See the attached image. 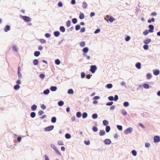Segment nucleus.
I'll return each mask as SVG.
<instances>
[{"instance_id":"1","label":"nucleus","mask_w":160,"mask_h":160,"mask_svg":"<svg viewBox=\"0 0 160 160\" xmlns=\"http://www.w3.org/2000/svg\"><path fill=\"white\" fill-rule=\"evenodd\" d=\"M97 69V68L96 66L95 65H92L91 66V68L90 69V71L92 73H94L96 69Z\"/></svg>"},{"instance_id":"2","label":"nucleus","mask_w":160,"mask_h":160,"mask_svg":"<svg viewBox=\"0 0 160 160\" xmlns=\"http://www.w3.org/2000/svg\"><path fill=\"white\" fill-rule=\"evenodd\" d=\"M132 128H129L126 129L124 132L125 134H128L132 132Z\"/></svg>"},{"instance_id":"3","label":"nucleus","mask_w":160,"mask_h":160,"mask_svg":"<svg viewBox=\"0 0 160 160\" xmlns=\"http://www.w3.org/2000/svg\"><path fill=\"white\" fill-rule=\"evenodd\" d=\"M54 126L53 125L48 126L45 128V131L46 132L49 131L53 129Z\"/></svg>"},{"instance_id":"4","label":"nucleus","mask_w":160,"mask_h":160,"mask_svg":"<svg viewBox=\"0 0 160 160\" xmlns=\"http://www.w3.org/2000/svg\"><path fill=\"white\" fill-rule=\"evenodd\" d=\"M22 19L26 22H29L31 20V18L28 16H22Z\"/></svg>"},{"instance_id":"5","label":"nucleus","mask_w":160,"mask_h":160,"mask_svg":"<svg viewBox=\"0 0 160 160\" xmlns=\"http://www.w3.org/2000/svg\"><path fill=\"white\" fill-rule=\"evenodd\" d=\"M154 142H158L160 141V138L158 136H155L154 137Z\"/></svg>"},{"instance_id":"6","label":"nucleus","mask_w":160,"mask_h":160,"mask_svg":"<svg viewBox=\"0 0 160 160\" xmlns=\"http://www.w3.org/2000/svg\"><path fill=\"white\" fill-rule=\"evenodd\" d=\"M149 29V31L150 32H153V30L154 29V26L152 25H150L148 26Z\"/></svg>"},{"instance_id":"7","label":"nucleus","mask_w":160,"mask_h":160,"mask_svg":"<svg viewBox=\"0 0 160 160\" xmlns=\"http://www.w3.org/2000/svg\"><path fill=\"white\" fill-rule=\"evenodd\" d=\"M4 31L5 32H8L10 30V27L9 25H7L4 28Z\"/></svg>"},{"instance_id":"8","label":"nucleus","mask_w":160,"mask_h":160,"mask_svg":"<svg viewBox=\"0 0 160 160\" xmlns=\"http://www.w3.org/2000/svg\"><path fill=\"white\" fill-rule=\"evenodd\" d=\"M111 141L109 139H106L105 140L104 142L105 144H109L111 143Z\"/></svg>"},{"instance_id":"9","label":"nucleus","mask_w":160,"mask_h":160,"mask_svg":"<svg viewBox=\"0 0 160 160\" xmlns=\"http://www.w3.org/2000/svg\"><path fill=\"white\" fill-rule=\"evenodd\" d=\"M151 40L150 38H147L146 40H144V43L146 44H148V43L151 42Z\"/></svg>"},{"instance_id":"10","label":"nucleus","mask_w":160,"mask_h":160,"mask_svg":"<svg viewBox=\"0 0 160 160\" xmlns=\"http://www.w3.org/2000/svg\"><path fill=\"white\" fill-rule=\"evenodd\" d=\"M53 148L54 149L55 151H56V152L58 155H61V153L58 150L57 148L55 147L54 146L53 147Z\"/></svg>"},{"instance_id":"11","label":"nucleus","mask_w":160,"mask_h":160,"mask_svg":"<svg viewBox=\"0 0 160 160\" xmlns=\"http://www.w3.org/2000/svg\"><path fill=\"white\" fill-rule=\"evenodd\" d=\"M99 134L100 136H103L105 134V131L104 130H101L100 131Z\"/></svg>"},{"instance_id":"12","label":"nucleus","mask_w":160,"mask_h":160,"mask_svg":"<svg viewBox=\"0 0 160 160\" xmlns=\"http://www.w3.org/2000/svg\"><path fill=\"white\" fill-rule=\"evenodd\" d=\"M136 67L138 69H140L141 68V64L140 62H138L136 64Z\"/></svg>"},{"instance_id":"13","label":"nucleus","mask_w":160,"mask_h":160,"mask_svg":"<svg viewBox=\"0 0 160 160\" xmlns=\"http://www.w3.org/2000/svg\"><path fill=\"white\" fill-rule=\"evenodd\" d=\"M57 89V87L56 86H52L50 88V89L52 91H55Z\"/></svg>"},{"instance_id":"14","label":"nucleus","mask_w":160,"mask_h":160,"mask_svg":"<svg viewBox=\"0 0 160 160\" xmlns=\"http://www.w3.org/2000/svg\"><path fill=\"white\" fill-rule=\"evenodd\" d=\"M60 33L58 31L55 32L54 34L55 37H58L60 35Z\"/></svg>"},{"instance_id":"15","label":"nucleus","mask_w":160,"mask_h":160,"mask_svg":"<svg viewBox=\"0 0 160 160\" xmlns=\"http://www.w3.org/2000/svg\"><path fill=\"white\" fill-rule=\"evenodd\" d=\"M40 54V53L39 51H35L34 53V55L36 57L38 56Z\"/></svg>"},{"instance_id":"16","label":"nucleus","mask_w":160,"mask_h":160,"mask_svg":"<svg viewBox=\"0 0 160 160\" xmlns=\"http://www.w3.org/2000/svg\"><path fill=\"white\" fill-rule=\"evenodd\" d=\"M88 5L86 2H83L82 5V7L84 8H86L87 7Z\"/></svg>"},{"instance_id":"17","label":"nucleus","mask_w":160,"mask_h":160,"mask_svg":"<svg viewBox=\"0 0 160 160\" xmlns=\"http://www.w3.org/2000/svg\"><path fill=\"white\" fill-rule=\"evenodd\" d=\"M37 108V106L36 105H33L31 107L32 110L35 111Z\"/></svg>"},{"instance_id":"18","label":"nucleus","mask_w":160,"mask_h":160,"mask_svg":"<svg viewBox=\"0 0 160 160\" xmlns=\"http://www.w3.org/2000/svg\"><path fill=\"white\" fill-rule=\"evenodd\" d=\"M153 73L155 75H158L159 74V71L158 70H154Z\"/></svg>"},{"instance_id":"19","label":"nucleus","mask_w":160,"mask_h":160,"mask_svg":"<svg viewBox=\"0 0 160 160\" xmlns=\"http://www.w3.org/2000/svg\"><path fill=\"white\" fill-rule=\"evenodd\" d=\"M33 64L35 65H38V60L35 59L34 60L33 62Z\"/></svg>"},{"instance_id":"20","label":"nucleus","mask_w":160,"mask_h":160,"mask_svg":"<svg viewBox=\"0 0 160 160\" xmlns=\"http://www.w3.org/2000/svg\"><path fill=\"white\" fill-rule=\"evenodd\" d=\"M143 86L144 88L146 89H148L149 88V85L146 83L143 84Z\"/></svg>"},{"instance_id":"21","label":"nucleus","mask_w":160,"mask_h":160,"mask_svg":"<svg viewBox=\"0 0 160 160\" xmlns=\"http://www.w3.org/2000/svg\"><path fill=\"white\" fill-rule=\"evenodd\" d=\"M83 52L85 53L87 52L88 51V49L87 47H85L83 49Z\"/></svg>"},{"instance_id":"22","label":"nucleus","mask_w":160,"mask_h":160,"mask_svg":"<svg viewBox=\"0 0 160 160\" xmlns=\"http://www.w3.org/2000/svg\"><path fill=\"white\" fill-rule=\"evenodd\" d=\"M20 86L18 85H16L14 86V88L15 90H17L20 88Z\"/></svg>"},{"instance_id":"23","label":"nucleus","mask_w":160,"mask_h":160,"mask_svg":"<svg viewBox=\"0 0 160 160\" xmlns=\"http://www.w3.org/2000/svg\"><path fill=\"white\" fill-rule=\"evenodd\" d=\"M103 123L104 125L106 126L108 124L109 122L106 120H104L103 121Z\"/></svg>"},{"instance_id":"24","label":"nucleus","mask_w":160,"mask_h":160,"mask_svg":"<svg viewBox=\"0 0 160 160\" xmlns=\"http://www.w3.org/2000/svg\"><path fill=\"white\" fill-rule=\"evenodd\" d=\"M71 24V22L70 20H68L66 22L67 26L68 27L70 26Z\"/></svg>"},{"instance_id":"25","label":"nucleus","mask_w":160,"mask_h":160,"mask_svg":"<svg viewBox=\"0 0 160 160\" xmlns=\"http://www.w3.org/2000/svg\"><path fill=\"white\" fill-rule=\"evenodd\" d=\"M12 49L13 51L17 52L18 51V49L17 46L16 45H13L12 46Z\"/></svg>"},{"instance_id":"26","label":"nucleus","mask_w":160,"mask_h":160,"mask_svg":"<svg viewBox=\"0 0 160 160\" xmlns=\"http://www.w3.org/2000/svg\"><path fill=\"white\" fill-rule=\"evenodd\" d=\"M68 94H73L74 93V92L72 89H70L68 90Z\"/></svg>"},{"instance_id":"27","label":"nucleus","mask_w":160,"mask_h":160,"mask_svg":"<svg viewBox=\"0 0 160 160\" xmlns=\"http://www.w3.org/2000/svg\"><path fill=\"white\" fill-rule=\"evenodd\" d=\"M56 118L55 117H53L51 119V122L52 123H55L56 122Z\"/></svg>"},{"instance_id":"28","label":"nucleus","mask_w":160,"mask_h":160,"mask_svg":"<svg viewBox=\"0 0 160 160\" xmlns=\"http://www.w3.org/2000/svg\"><path fill=\"white\" fill-rule=\"evenodd\" d=\"M60 31L62 32H64L65 31V28L63 26L60 27Z\"/></svg>"},{"instance_id":"29","label":"nucleus","mask_w":160,"mask_h":160,"mask_svg":"<svg viewBox=\"0 0 160 160\" xmlns=\"http://www.w3.org/2000/svg\"><path fill=\"white\" fill-rule=\"evenodd\" d=\"M64 104V102L62 101H60L58 102V105L60 106H62Z\"/></svg>"},{"instance_id":"30","label":"nucleus","mask_w":160,"mask_h":160,"mask_svg":"<svg viewBox=\"0 0 160 160\" xmlns=\"http://www.w3.org/2000/svg\"><path fill=\"white\" fill-rule=\"evenodd\" d=\"M84 14L83 13H81L80 14L79 18L80 19H82L84 18Z\"/></svg>"},{"instance_id":"31","label":"nucleus","mask_w":160,"mask_h":160,"mask_svg":"<svg viewBox=\"0 0 160 160\" xmlns=\"http://www.w3.org/2000/svg\"><path fill=\"white\" fill-rule=\"evenodd\" d=\"M110 130V127L109 126H107L106 128V132H109Z\"/></svg>"},{"instance_id":"32","label":"nucleus","mask_w":160,"mask_h":160,"mask_svg":"<svg viewBox=\"0 0 160 160\" xmlns=\"http://www.w3.org/2000/svg\"><path fill=\"white\" fill-rule=\"evenodd\" d=\"M72 22L73 24H76L77 23V20L76 18H74L72 19Z\"/></svg>"},{"instance_id":"33","label":"nucleus","mask_w":160,"mask_h":160,"mask_svg":"<svg viewBox=\"0 0 160 160\" xmlns=\"http://www.w3.org/2000/svg\"><path fill=\"white\" fill-rule=\"evenodd\" d=\"M31 117L32 118H34L36 116V113L35 112H32L30 114Z\"/></svg>"},{"instance_id":"34","label":"nucleus","mask_w":160,"mask_h":160,"mask_svg":"<svg viewBox=\"0 0 160 160\" xmlns=\"http://www.w3.org/2000/svg\"><path fill=\"white\" fill-rule=\"evenodd\" d=\"M55 63L57 65H59L60 63V61L58 59H57L55 60Z\"/></svg>"},{"instance_id":"35","label":"nucleus","mask_w":160,"mask_h":160,"mask_svg":"<svg viewBox=\"0 0 160 160\" xmlns=\"http://www.w3.org/2000/svg\"><path fill=\"white\" fill-rule=\"evenodd\" d=\"M49 90L48 89H47L44 91L43 93L45 94H48L49 93Z\"/></svg>"},{"instance_id":"36","label":"nucleus","mask_w":160,"mask_h":160,"mask_svg":"<svg viewBox=\"0 0 160 160\" xmlns=\"http://www.w3.org/2000/svg\"><path fill=\"white\" fill-rule=\"evenodd\" d=\"M92 129L94 132H97L98 130L96 126H93L92 128Z\"/></svg>"},{"instance_id":"37","label":"nucleus","mask_w":160,"mask_h":160,"mask_svg":"<svg viewBox=\"0 0 160 160\" xmlns=\"http://www.w3.org/2000/svg\"><path fill=\"white\" fill-rule=\"evenodd\" d=\"M92 118L93 119H96L97 118H98V115H97V114H96V113H95V114H93L92 115Z\"/></svg>"},{"instance_id":"38","label":"nucleus","mask_w":160,"mask_h":160,"mask_svg":"<svg viewBox=\"0 0 160 160\" xmlns=\"http://www.w3.org/2000/svg\"><path fill=\"white\" fill-rule=\"evenodd\" d=\"M112 87V85L111 84H108L106 85V87L108 88H111Z\"/></svg>"},{"instance_id":"39","label":"nucleus","mask_w":160,"mask_h":160,"mask_svg":"<svg viewBox=\"0 0 160 160\" xmlns=\"http://www.w3.org/2000/svg\"><path fill=\"white\" fill-rule=\"evenodd\" d=\"M71 135L67 133L65 134V137L66 138L69 139L71 138Z\"/></svg>"},{"instance_id":"40","label":"nucleus","mask_w":160,"mask_h":160,"mask_svg":"<svg viewBox=\"0 0 160 160\" xmlns=\"http://www.w3.org/2000/svg\"><path fill=\"white\" fill-rule=\"evenodd\" d=\"M87 116L88 115L86 112H84L82 114V117L83 118H86Z\"/></svg>"},{"instance_id":"41","label":"nucleus","mask_w":160,"mask_h":160,"mask_svg":"<svg viewBox=\"0 0 160 160\" xmlns=\"http://www.w3.org/2000/svg\"><path fill=\"white\" fill-rule=\"evenodd\" d=\"M132 152L133 156H136L137 155V153L135 150H133L132 151Z\"/></svg>"},{"instance_id":"42","label":"nucleus","mask_w":160,"mask_h":160,"mask_svg":"<svg viewBox=\"0 0 160 160\" xmlns=\"http://www.w3.org/2000/svg\"><path fill=\"white\" fill-rule=\"evenodd\" d=\"M85 42L84 41L81 42L80 43V46L82 47H83L85 45Z\"/></svg>"},{"instance_id":"43","label":"nucleus","mask_w":160,"mask_h":160,"mask_svg":"<svg viewBox=\"0 0 160 160\" xmlns=\"http://www.w3.org/2000/svg\"><path fill=\"white\" fill-rule=\"evenodd\" d=\"M115 20V19L112 17H110L109 19V20L110 22H113L114 20Z\"/></svg>"},{"instance_id":"44","label":"nucleus","mask_w":160,"mask_h":160,"mask_svg":"<svg viewBox=\"0 0 160 160\" xmlns=\"http://www.w3.org/2000/svg\"><path fill=\"white\" fill-rule=\"evenodd\" d=\"M80 28V26L79 25H77L75 26V29L76 30H79Z\"/></svg>"},{"instance_id":"45","label":"nucleus","mask_w":160,"mask_h":160,"mask_svg":"<svg viewBox=\"0 0 160 160\" xmlns=\"http://www.w3.org/2000/svg\"><path fill=\"white\" fill-rule=\"evenodd\" d=\"M77 116L78 118H80L81 116V113L80 112H78L77 113Z\"/></svg>"},{"instance_id":"46","label":"nucleus","mask_w":160,"mask_h":160,"mask_svg":"<svg viewBox=\"0 0 160 160\" xmlns=\"http://www.w3.org/2000/svg\"><path fill=\"white\" fill-rule=\"evenodd\" d=\"M143 48L145 50H147L148 48V46L147 44H145L143 46Z\"/></svg>"},{"instance_id":"47","label":"nucleus","mask_w":160,"mask_h":160,"mask_svg":"<svg viewBox=\"0 0 160 160\" xmlns=\"http://www.w3.org/2000/svg\"><path fill=\"white\" fill-rule=\"evenodd\" d=\"M149 31L148 30H145L143 32V34L145 35H147L149 33Z\"/></svg>"},{"instance_id":"48","label":"nucleus","mask_w":160,"mask_h":160,"mask_svg":"<svg viewBox=\"0 0 160 160\" xmlns=\"http://www.w3.org/2000/svg\"><path fill=\"white\" fill-rule=\"evenodd\" d=\"M129 105V103L127 102H125L123 103L124 106L125 107L128 106Z\"/></svg>"},{"instance_id":"49","label":"nucleus","mask_w":160,"mask_h":160,"mask_svg":"<svg viewBox=\"0 0 160 160\" xmlns=\"http://www.w3.org/2000/svg\"><path fill=\"white\" fill-rule=\"evenodd\" d=\"M44 113V112L42 110H40L38 112V114L39 116H41Z\"/></svg>"},{"instance_id":"50","label":"nucleus","mask_w":160,"mask_h":160,"mask_svg":"<svg viewBox=\"0 0 160 160\" xmlns=\"http://www.w3.org/2000/svg\"><path fill=\"white\" fill-rule=\"evenodd\" d=\"M117 128L119 130H122V127L121 125H118L117 126Z\"/></svg>"},{"instance_id":"51","label":"nucleus","mask_w":160,"mask_h":160,"mask_svg":"<svg viewBox=\"0 0 160 160\" xmlns=\"http://www.w3.org/2000/svg\"><path fill=\"white\" fill-rule=\"evenodd\" d=\"M147 78L148 79H150L151 78L152 76L150 73H148L147 75Z\"/></svg>"},{"instance_id":"52","label":"nucleus","mask_w":160,"mask_h":160,"mask_svg":"<svg viewBox=\"0 0 160 160\" xmlns=\"http://www.w3.org/2000/svg\"><path fill=\"white\" fill-rule=\"evenodd\" d=\"M84 142L86 145H89L90 143V142L89 140L88 141H85Z\"/></svg>"},{"instance_id":"53","label":"nucleus","mask_w":160,"mask_h":160,"mask_svg":"<svg viewBox=\"0 0 160 160\" xmlns=\"http://www.w3.org/2000/svg\"><path fill=\"white\" fill-rule=\"evenodd\" d=\"M108 99L110 101H112L114 100V98L112 96L109 97L108 98Z\"/></svg>"},{"instance_id":"54","label":"nucleus","mask_w":160,"mask_h":160,"mask_svg":"<svg viewBox=\"0 0 160 160\" xmlns=\"http://www.w3.org/2000/svg\"><path fill=\"white\" fill-rule=\"evenodd\" d=\"M113 102H107L106 103V105L107 106H110L112 105V104H113Z\"/></svg>"},{"instance_id":"55","label":"nucleus","mask_w":160,"mask_h":160,"mask_svg":"<svg viewBox=\"0 0 160 160\" xmlns=\"http://www.w3.org/2000/svg\"><path fill=\"white\" fill-rule=\"evenodd\" d=\"M40 42L42 43H44L46 41L44 39H40L39 40Z\"/></svg>"},{"instance_id":"56","label":"nucleus","mask_w":160,"mask_h":160,"mask_svg":"<svg viewBox=\"0 0 160 160\" xmlns=\"http://www.w3.org/2000/svg\"><path fill=\"white\" fill-rule=\"evenodd\" d=\"M154 19L153 18H152L151 19H149L148 20V22L149 23H151V22H154Z\"/></svg>"},{"instance_id":"57","label":"nucleus","mask_w":160,"mask_h":160,"mask_svg":"<svg viewBox=\"0 0 160 160\" xmlns=\"http://www.w3.org/2000/svg\"><path fill=\"white\" fill-rule=\"evenodd\" d=\"M58 143L59 145H63L62 141H58Z\"/></svg>"},{"instance_id":"58","label":"nucleus","mask_w":160,"mask_h":160,"mask_svg":"<svg viewBox=\"0 0 160 160\" xmlns=\"http://www.w3.org/2000/svg\"><path fill=\"white\" fill-rule=\"evenodd\" d=\"M100 31V30L99 29H97L94 32V33L95 34H97Z\"/></svg>"},{"instance_id":"59","label":"nucleus","mask_w":160,"mask_h":160,"mask_svg":"<svg viewBox=\"0 0 160 160\" xmlns=\"http://www.w3.org/2000/svg\"><path fill=\"white\" fill-rule=\"evenodd\" d=\"M85 73L84 72H82L81 73V77L82 78L85 77Z\"/></svg>"},{"instance_id":"60","label":"nucleus","mask_w":160,"mask_h":160,"mask_svg":"<svg viewBox=\"0 0 160 160\" xmlns=\"http://www.w3.org/2000/svg\"><path fill=\"white\" fill-rule=\"evenodd\" d=\"M41 108L42 109H45L46 108V107L44 104L42 105Z\"/></svg>"},{"instance_id":"61","label":"nucleus","mask_w":160,"mask_h":160,"mask_svg":"<svg viewBox=\"0 0 160 160\" xmlns=\"http://www.w3.org/2000/svg\"><path fill=\"white\" fill-rule=\"evenodd\" d=\"M130 37L129 36H128L125 38V40L126 41H128L130 40Z\"/></svg>"},{"instance_id":"62","label":"nucleus","mask_w":160,"mask_h":160,"mask_svg":"<svg viewBox=\"0 0 160 160\" xmlns=\"http://www.w3.org/2000/svg\"><path fill=\"white\" fill-rule=\"evenodd\" d=\"M118 99V96L117 95H115L114 100L115 101H117Z\"/></svg>"},{"instance_id":"63","label":"nucleus","mask_w":160,"mask_h":160,"mask_svg":"<svg viewBox=\"0 0 160 160\" xmlns=\"http://www.w3.org/2000/svg\"><path fill=\"white\" fill-rule=\"evenodd\" d=\"M85 31V28L84 27L82 28L81 29L80 31L81 32H83Z\"/></svg>"},{"instance_id":"64","label":"nucleus","mask_w":160,"mask_h":160,"mask_svg":"<svg viewBox=\"0 0 160 160\" xmlns=\"http://www.w3.org/2000/svg\"><path fill=\"white\" fill-rule=\"evenodd\" d=\"M122 113L124 115H126L127 114V112L126 111L123 110L122 111Z\"/></svg>"}]
</instances>
